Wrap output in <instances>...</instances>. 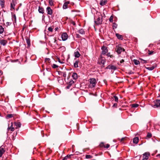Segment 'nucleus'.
I'll return each mask as SVG.
<instances>
[{"instance_id": "obj_1", "label": "nucleus", "mask_w": 160, "mask_h": 160, "mask_svg": "<svg viewBox=\"0 0 160 160\" xmlns=\"http://www.w3.org/2000/svg\"><path fill=\"white\" fill-rule=\"evenodd\" d=\"M102 14H100L97 20L95 21V22L97 25L101 24L102 23Z\"/></svg>"}, {"instance_id": "obj_2", "label": "nucleus", "mask_w": 160, "mask_h": 160, "mask_svg": "<svg viewBox=\"0 0 160 160\" xmlns=\"http://www.w3.org/2000/svg\"><path fill=\"white\" fill-rule=\"evenodd\" d=\"M89 82L91 87H94L96 85V81L95 79L92 78L89 79Z\"/></svg>"}, {"instance_id": "obj_3", "label": "nucleus", "mask_w": 160, "mask_h": 160, "mask_svg": "<svg viewBox=\"0 0 160 160\" xmlns=\"http://www.w3.org/2000/svg\"><path fill=\"white\" fill-rule=\"evenodd\" d=\"M154 104L152 107L155 108H160V100H156L154 102Z\"/></svg>"}, {"instance_id": "obj_4", "label": "nucleus", "mask_w": 160, "mask_h": 160, "mask_svg": "<svg viewBox=\"0 0 160 160\" xmlns=\"http://www.w3.org/2000/svg\"><path fill=\"white\" fill-rule=\"evenodd\" d=\"M101 49L102 51V54L103 55H106V53H107L108 51L107 47L104 46H103L102 47Z\"/></svg>"}, {"instance_id": "obj_5", "label": "nucleus", "mask_w": 160, "mask_h": 160, "mask_svg": "<svg viewBox=\"0 0 160 160\" xmlns=\"http://www.w3.org/2000/svg\"><path fill=\"white\" fill-rule=\"evenodd\" d=\"M125 50L124 48L119 46L117 47V52L118 54H120L122 51H124Z\"/></svg>"}, {"instance_id": "obj_6", "label": "nucleus", "mask_w": 160, "mask_h": 160, "mask_svg": "<svg viewBox=\"0 0 160 160\" xmlns=\"http://www.w3.org/2000/svg\"><path fill=\"white\" fill-rule=\"evenodd\" d=\"M143 155L142 160H147L149 156L150 155V153L148 152H146Z\"/></svg>"}, {"instance_id": "obj_7", "label": "nucleus", "mask_w": 160, "mask_h": 160, "mask_svg": "<svg viewBox=\"0 0 160 160\" xmlns=\"http://www.w3.org/2000/svg\"><path fill=\"white\" fill-rule=\"evenodd\" d=\"M79 62L78 60L76 58H75L74 60V64L73 66L74 68H77L78 67V63Z\"/></svg>"}, {"instance_id": "obj_8", "label": "nucleus", "mask_w": 160, "mask_h": 160, "mask_svg": "<svg viewBox=\"0 0 160 160\" xmlns=\"http://www.w3.org/2000/svg\"><path fill=\"white\" fill-rule=\"evenodd\" d=\"M62 38L63 41H65L68 38L67 34L66 33H62Z\"/></svg>"}, {"instance_id": "obj_9", "label": "nucleus", "mask_w": 160, "mask_h": 160, "mask_svg": "<svg viewBox=\"0 0 160 160\" xmlns=\"http://www.w3.org/2000/svg\"><path fill=\"white\" fill-rule=\"evenodd\" d=\"M46 11L48 15H51L52 14V11L50 7H48L46 8Z\"/></svg>"}, {"instance_id": "obj_10", "label": "nucleus", "mask_w": 160, "mask_h": 160, "mask_svg": "<svg viewBox=\"0 0 160 160\" xmlns=\"http://www.w3.org/2000/svg\"><path fill=\"white\" fill-rule=\"evenodd\" d=\"M5 150L3 146H1L0 147V157H1L3 154L4 153Z\"/></svg>"}, {"instance_id": "obj_11", "label": "nucleus", "mask_w": 160, "mask_h": 160, "mask_svg": "<svg viewBox=\"0 0 160 160\" xmlns=\"http://www.w3.org/2000/svg\"><path fill=\"white\" fill-rule=\"evenodd\" d=\"M108 68L110 69H112L114 70H115L117 69V68L116 66L112 65H110L108 66Z\"/></svg>"}, {"instance_id": "obj_12", "label": "nucleus", "mask_w": 160, "mask_h": 160, "mask_svg": "<svg viewBox=\"0 0 160 160\" xmlns=\"http://www.w3.org/2000/svg\"><path fill=\"white\" fill-rule=\"evenodd\" d=\"M100 146L101 147H104V148H108L110 147V145L107 144L106 145H105L103 142H101L100 144Z\"/></svg>"}, {"instance_id": "obj_13", "label": "nucleus", "mask_w": 160, "mask_h": 160, "mask_svg": "<svg viewBox=\"0 0 160 160\" xmlns=\"http://www.w3.org/2000/svg\"><path fill=\"white\" fill-rule=\"evenodd\" d=\"M7 43L6 40H0V44L3 46H5Z\"/></svg>"}, {"instance_id": "obj_14", "label": "nucleus", "mask_w": 160, "mask_h": 160, "mask_svg": "<svg viewBox=\"0 0 160 160\" xmlns=\"http://www.w3.org/2000/svg\"><path fill=\"white\" fill-rule=\"evenodd\" d=\"M156 66L157 65H153L151 67H146V68L148 70L152 71L156 67Z\"/></svg>"}, {"instance_id": "obj_15", "label": "nucleus", "mask_w": 160, "mask_h": 160, "mask_svg": "<svg viewBox=\"0 0 160 160\" xmlns=\"http://www.w3.org/2000/svg\"><path fill=\"white\" fill-rule=\"evenodd\" d=\"M69 1H67L65 2L63 6V8L64 9L67 8H68V5L69 3Z\"/></svg>"}, {"instance_id": "obj_16", "label": "nucleus", "mask_w": 160, "mask_h": 160, "mask_svg": "<svg viewBox=\"0 0 160 160\" xmlns=\"http://www.w3.org/2000/svg\"><path fill=\"white\" fill-rule=\"evenodd\" d=\"M4 0H0V5L2 8H3L4 7Z\"/></svg>"}, {"instance_id": "obj_17", "label": "nucleus", "mask_w": 160, "mask_h": 160, "mask_svg": "<svg viewBox=\"0 0 160 160\" xmlns=\"http://www.w3.org/2000/svg\"><path fill=\"white\" fill-rule=\"evenodd\" d=\"M72 77L73 79L76 80L78 78V75L76 73H73L72 75Z\"/></svg>"}, {"instance_id": "obj_18", "label": "nucleus", "mask_w": 160, "mask_h": 160, "mask_svg": "<svg viewBox=\"0 0 160 160\" xmlns=\"http://www.w3.org/2000/svg\"><path fill=\"white\" fill-rule=\"evenodd\" d=\"M107 0H101L100 1V4L101 6H103L107 3Z\"/></svg>"}, {"instance_id": "obj_19", "label": "nucleus", "mask_w": 160, "mask_h": 160, "mask_svg": "<svg viewBox=\"0 0 160 160\" xmlns=\"http://www.w3.org/2000/svg\"><path fill=\"white\" fill-rule=\"evenodd\" d=\"M38 12L40 13L43 14L44 13V9L42 7H39Z\"/></svg>"}, {"instance_id": "obj_20", "label": "nucleus", "mask_w": 160, "mask_h": 160, "mask_svg": "<svg viewBox=\"0 0 160 160\" xmlns=\"http://www.w3.org/2000/svg\"><path fill=\"white\" fill-rule=\"evenodd\" d=\"M116 35L118 39L121 40H122L123 37L122 35L119 34L118 33H116Z\"/></svg>"}, {"instance_id": "obj_21", "label": "nucleus", "mask_w": 160, "mask_h": 160, "mask_svg": "<svg viewBox=\"0 0 160 160\" xmlns=\"http://www.w3.org/2000/svg\"><path fill=\"white\" fill-rule=\"evenodd\" d=\"M139 139L138 137H135L133 139V142L135 144H137L138 142Z\"/></svg>"}, {"instance_id": "obj_22", "label": "nucleus", "mask_w": 160, "mask_h": 160, "mask_svg": "<svg viewBox=\"0 0 160 160\" xmlns=\"http://www.w3.org/2000/svg\"><path fill=\"white\" fill-rule=\"evenodd\" d=\"M80 55V54L78 51H77L74 52V56L75 58H79Z\"/></svg>"}, {"instance_id": "obj_23", "label": "nucleus", "mask_w": 160, "mask_h": 160, "mask_svg": "<svg viewBox=\"0 0 160 160\" xmlns=\"http://www.w3.org/2000/svg\"><path fill=\"white\" fill-rule=\"evenodd\" d=\"M14 124L15 125L16 127V128L18 127L20 128L21 125V123L20 122H15L14 123Z\"/></svg>"}, {"instance_id": "obj_24", "label": "nucleus", "mask_w": 160, "mask_h": 160, "mask_svg": "<svg viewBox=\"0 0 160 160\" xmlns=\"http://www.w3.org/2000/svg\"><path fill=\"white\" fill-rule=\"evenodd\" d=\"M79 33L81 34H84L85 32L84 30L82 29H81L78 31Z\"/></svg>"}, {"instance_id": "obj_25", "label": "nucleus", "mask_w": 160, "mask_h": 160, "mask_svg": "<svg viewBox=\"0 0 160 160\" xmlns=\"http://www.w3.org/2000/svg\"><path fill=\"white\" fill-rule=\"evenodd\" d=\"M139 105L137 103L133 104L131 105V107L132 108H136L138 107Z\"/></svg>"}, {"instance_id": "obj_26", "label": "nucleus", "mask_w": 160, "mask_h": 160, "mask_svg": "<svg viewBox=\"0 0 160 160\" xmlns=\"http://www.w3.org/2000/svg\"><path fill=\"white\" fill-rule=\"evenodd\" d=\"M133 62L134 64L136 65H138L139 63V61L136 59H134Z\"/></svg>"}, {"instance_id": "obj_27", "label": "nucleus", "mask_w": 160, "mask_h": 160, "mask_svg": "<svg viewBox=\"0 0 160 160\" xmlns=\"http://www.w3.org/2000/svg\"><path fill=\"white\" fill-rule=\"evenodd\" d=\"M4 28L2 26L0 25V34H2L4 31Z\"/></svg>"}, {"instance_id": "obj_28", "label": "nucleus", "mask_w": 160, "mask_h": 160, "mask_svg": "<svg viewBox=\"0 0 160 160\" xmlns=\"http://www.w3.org/2000/svg\"><path fill=\"white\" fill-rule=\"evenodd\" d=\"M26 40L28 46L29 47L30 45V39L27 38L26 39Z\"/></svg>"}, {"instance_id": "obj_29", "label": "nucleus", "mask_w": 160, "mask_h": 160, "mask_svg": "<svg viewBox=\"0 0 160 160\" xmlns=\"http://www.w3.org/2000/svg\"><path fill=\"white\" fill-rule=\"evenodd\" d=\"M85 157L86 159H90L92 158V156L89 155H86Z\"/></svg>"}, {"instance_id": "obj_30", "label": "nucleus", "mask_w": 160, "mask_h": 160, "mask_svg": "<svg viewBox=\"0 0 160 160\" xmlns=\"http://www.w3.org/2000/svg\"><path fill=\"white\" fill-rule=\"evenodd\" d=\"M117 24L115 22L113 23L112 27L113 29L116 28H117Z\"/></svg>"}, {"instance_id": "obj_31", "label": "nucleus", "mask_w": 160, "mask_h": 160, "mask_svg": "<svg viewBox=\"0 0 160 160\" xmlns=\"http://www.w3.org/2000/svg\"><path fill=\"white\" fill-rule=\"evenodd\" d=\"M8 131L9 130H10V131H13L14 130V128L13 127H11L10 128L8 127Z\"/></svg>"}, {"instance_id": "obj_32", "label": "nucleus", "mask_w": 160, "mask_h": 160, "mask_svg": "<svg viewBox=\"0 0 160 160\" xmlns=\"http://www.w3.org/2000/svg\"><path fill=\"white\" fill-rule=\"evenodd\" d=\"M7 116L8 118H11L13 117V115L12 114H8Z\"/></svg>"}, {"instance_id": "obj_33", "label": "nucleus", "mask_w": 160, "mask_h": 160, "mask_svg": "<svg viewBox=\"0 0 160 160\" xmlns=\"http://www.w3.org/2000/svg\"><path fill=\"white\" fill-rule=\"evenodd\" d=\"M152 136V134L150 133H148L147 134V137H148V138H151Z\"/></svg>"}, {"instance_id": "obj_34", "label": "nucleus", "mask_w": 160, "mask_h": 160, "mask_svg": "<svg viewBox=\"0 0 160 160\" xmlns=\"http://www.w3.org/2000/svg\"><path fill=\"white\" fill-rule=\"evenodd\" d=\"M109 21L110 22H112L113 21V17L112 16H111L109 19Z\"/></svg>"}, {"instance_id": "obj_35", "label": "nucleus", "mask_w": 160, "mask_h": 160, "mask_svg": "<svg viewBox=\"0 0 160 160\" xmlns=\"http://www.w3.org/2000/svg\"><path fill=\"white\" fill-rule=\"evenodd\" d=\"M106 55L108 57H110L111 58L113 57V55H110V52L108 53Z\"/></svg>"}, {"instance_id": "obj_36", "label": "nucleus", "mask_w": 160, "mask_h": 160, "mask_svg": "<svg viewBox=\"0 0 160 160\" xmlns=\"http://www.w3.org/2000/svg\"><path fill=\"white\" fill-rule=\"evenodd\" d=\"M114 99H115V101L116 102H118V97L116 96H114Z\"/></svg>"}, {"instance_id": "obj_37", "label": "nucleus", "mask_w": 160, "mask_h": 160, "mask_svg": "<svg viewBox=\"0 0 160 160\" xmlns=\"http://www.w3.org/2000/svg\"><path fill=\"white\" fill-rule=\"evenodd\" d=\"M52 67L53 68H55L58 67V66L55 64H52Z\"/></svg>"}, {"instance_id": "obj_38", "label": "nucleus", "mask_w": 160, "mask_h": 160, "mask_svg": "<svg viewBox=\"0 0 160 160\" xmlns=\"http://www.w3.org/2000/svg\"><path fill=\"white\" fill-rule=\"evenodd\" d=\"M141 60H142L141 62L142 63H146L147 62V61H146V60H144L142 59H141Z\"/></svg>"}, {"instance_id": "obj_39", "label": "nucleus", "mask_w": 160, "mask_h": 160, "mask_svg": "<svg viewBox=\"0 0 160 160\" xmlns=\"http://www.w3.org/2000/svg\"><path fill=\"white\" fill-rule=\"evenodd\" d=\"M154 52L153 51H150V50H148V54L149 55H152L153 53Z\"/></svg>"}, {"instance_id": "obj_40", "label": "nucleus", "mask_w": 160, "mask_h": 160, "mask_svg": "<svg viewBox=\"0 0 160 160\" xmlns=\"http://www.w3.org/2000/svg\"><path fill=\"white\" fill-rule=\"evenodd\" d=\"M48 30L51 32H52L53 31V29L52 28V27H49L48 28Z\"/></svg>"}, {"instance_id": "obj_41", "label": "nucleus", "mask_w": 160, "mask_h": 160, "mask_svg": "<svg viewBox=\"0 0 160 160\" xmlns=\"http://www.w3.org/2000/svg\"><path fill=\"white\" fill-rule=\"evenodd\" d=\"M63 77L65 78H66V72H63V73H62V75Z\"/></svg>"}, {"instance_id": "obj_42", "label": "nucleus", "mask_w": 160, "mask_h": 160, "mask_svg": "<svg viewBox=\"0 0 160 160\" xmlns=\"http://www.w3.org/2000/svg\"><path fill=\"white\" fill-rule=\"evenodd\" d=\"M58 74L60 75H62L63 72H62L61 71H58Z\"/></svg>"}, {"instance_id": "obj_43", "label": "nucleus", "mask_w": 160, "mask_h": 160, "mask_svg": "<svg viewBox=\"0 0 160 160\" xmlns=\"http://www.w3.org/2000/svg\"><path fill=\"white\" fill-rule=\"evenodd\" d=\"M50 59L49 58H45V61L46 62H49L50 61Z\"/></svg>"}, {"instance_id": "obj_44", "label": "nucleus", "mask_w": 160, "mask_h": 160, "mask_svg": "<svg viewBox=\"0 0 160 160\" xmlns=\"http://www.w3.org/2000/svg\"><path fill=\"white\" fill-rule=\"evenodd\" d=\"M71 84H69L66 87V88L67 89H69L71 87Z\"/></svg>"}, {"instance_id": "obj_45", "label": "nucleus", "mask_w": 160, "mask_h": 160, "mask_svg": "<svg viewBox=\"0 0 160 160\" xmlns=\"http://www.w3.org/2000/svg\"><path fill=\"white\" fill-rule=\"evenodd\" d=\"M74 82L72 80H71V81H70L69 82V84H71V85L74 83Z\"/></svg>"}, {"instance_id": "obj_46", "label": "nucleus", "mask_w": 160, "mask_h": 160, "mask_svg": "<svg viewBox=\"0 0 160 160\" xmlns=\"http://www.w3.org/2000/svg\"><path fill=\"white\" fill-rule=\"evenodd\" d=\"M73 155L72 154H71V155H67L66 156L67 158H70L71 157V156H72Z\"/></svg>"}, {"instance_id": "obj_47", "label": "nucleus", "mask_w": 160, "mask_h": 160, "mask_svg": "<svg viewBox=\"0 0 160 160\" xmlns=\"http://www.w3.org/2000/svg\"><path fill=\"white\" fill-rule=\"evenodd\" d=\"M14 6H15V5H14V6H13V5L12 4V3L11 4V8H12L13 9H14Z\"/></svg>"}, {"instance_id": "obj_48", "label": "nucleus", "mask_w": 160, "mask_h": 160, "mask_svg": "<svg viewBox=\"0 0 160 160\" xmlns=\"http://www.w3.org/2000/svg\"><path fill=\"white\" fill-rule=\"evenodd\" d=\"M68 158H67L66 156H65L63 158L62 160H67Z\"/></svg>"}, {"instance_id": "obj_49", "label": "nucleus", "mask_w": 160, "mask_h": 160, "mask_svg": "<svg viewBox=\"0 0 160 160\" xmlns=\"http://www.w3.org/2000/svg\"><path fill=\"white\" fill-rule=\"evenodd\" d=\"M76 37L77 38H79L80 37V36L79 35V34H76Z\"/></svg>"}, {"instance_id": "obj_50", "label": "nucleus", "mask_w": 160, "mask_h": 160, "mask_svg": "<svg viewBox=\"0 0 160 160\" xmlns=\"http://www.w3.org/2000/svg\"><path fill=\"white\" fill-rule=\"evenodd\" d=\"M124 62V60L123 59H122V60L120 61V62L121 63H123Z\"/></svg>"}, {"instance_id": "obj_51", "label": "nucleus", "mask_w": 160, "mask_h": 160, "mask_svg": "<svg viewBox=\"0 0 160 160\" xmlns=\"http://www.w3.org/2000/svg\"><path fill=\"white\" fill-rule=\"evenodd\" d=\"M13 17L14 18L15 20V21H16V18L15 15L14 14L13 16Z\"/></svg>"}, {"instance_id": "obj_52", "label": "nucleus", "mask_w": 160, "mask_h": 160, "mask_svg": "<svg viewBox=\"0 0 160 160\" xmlns=\"http://www.w3.org/2000/svg\"><path fill=\"white\" fill-rule=\"evenodd\" d=\"M6 24L7 25H9L10 24H11V23H10V22H6Z\"/></svg>"}, {"instance_id": "obj_53", "label": "nucleus", "mask_w": 160, "mask_h": 160, "mask_svg": "<svg viewBox=\"0 0 160 160\" xmlns=\"http://www.w3.org/2000/svg\"><path fill=\"white\" fill-rule=\"evenodd\" d=\"M58 62H60L61 63H64V62H63L61 61L59 59H58Z\"/></svg>"}, {"instance_id": "obj_54", "label": "nucleus", "mask_w": 160, "mask_h": 160, "mask_svg": "<svg viewBox=\"0 0 160 160\" xmlns=\"http://www.w3.org/2000/svg\"><path fill=\"white\" fill-rule=\"evenodd\" d=\"M117 105V104L116 103H115L113 105V107H115V106H116Z\"/></svg>"}, {"instance_id": "obj_55", "label": "nucleus", "mask_w": 160, "mask_h": 160, "mask_svg": "<svg viewBox=\"0 0 160 160\" xmlns=\"http://www.w3.org/2000/svg\"><path fill=\"white\" fill-rule=\"evenodd\" d=\"M2 72L1 71V70H0V75H2Z\"/></svg>"}, {"instance_id": "obj_56", "label": "nucleus", "mask_w": 160, "mask_h": 160, "mask_svg": "<svg viewBox=\"0 0 160 160\" xmlns=\"http://www.w3.org/2000/svg\"><path fill=\"white\" fill-rule=\"evenodd\" d=\"M124 139V138H122L121 139V141H122Z\"/></svg>"}, {"instance_id": "obj_57", "label": "nucleus", "mask_w": 160, "mask_h": 160, "mask_svg": "<svg viewBox=\"0 0 160 160\" xmlns=\"http://www.w3.org/2000/svg\"><path fill=\"white\" fill-rule=\"evenodd\" d=\"M57 42V41H56V40H54V43H57V42Z\"/></svg>"}, {"instance_id": "obj_58", "label": "nucleus", "mask_w": 160, "mask_h": 160, "mask_svg": "<svg viewBox=\"0 0 160 160\" xmlns=\"http://www.w3.org/2000/svg\"><path fill=\"white\" fill-rule=\"evenodd\" d=\"M158 156H160V154H159L158 155H157V156L158 157Z\"/></svg>"}, {"instance_id": "obj_59", "label": "nucleus", "mask_w": 160, "mask_h": 160, "mask_svg": "<svg viewBox=\"0 0 160 160\" xmlns=\"http://www.w3.org/2000/svg\"><path fill=\"white\" fill-rule=\"evenodd\" d=\"M74 147V145H72V147L73 148Z\"/></svg>"}, {"instance_id": "obj_60", "label": "nucleus", "mask_w": 160, "mask_h": 160, "mask_svg": "<svg viewBox=\"0 0 160 160\" xmlns=\"http://www.w3.org/2000/svg\"><path fill=\"white\" fill-rule=\"evenodd\" d=\"M76 152L77 153V154H78V153H79V152Z\"/></svg>"}, {"instance_id": "obj_61", "label": "nucleus", "mask_w": 160, "mask_h": 160, "mask_svg": "<svg viewBox=\"0 0 160 160\" xmlns=\"http://www.w3.org/2000/svg\"><path fill=\"white\" fill-rule=\"evenodd\" d=\"M76 152L77 153V154H78V153H79V152Z\"/></svg>"}, {"instance_id": "obj_62", "label": "nucleus", "mask_w": 160, "mask_h": 160, "mask_svg": "<svg viewBox=\"0 0 160 160\" xmlns=\"http://www.w3.org/2000/svg\"><path fill=\"white\" fill-rule=\"evenodd\" d=\"M76 152L77 153V154H78V153H79V152Z\"/></svg>"}, {"instance_id": "obj_63", "label": "nucleus", "mask_w": 160, "mask_h": 160, "mask_svg": "<svg viewBox=\"0 0 160 160\" xmlns=\"http://www.w3.org/2000/svg\"><path fill=\"white\" fill-rule=\"evenodd\" d=\"M43 75H44V72L43 73Z\"/></svg>"}, {"instance_id": "obj_64", "label": "nucleus", "mask_w": 160, "mask_h": 160, "mask_svg": "<svg viewBox=\"0 0 160 160\" xmlns=\"http://www.w3.org/2000/svg\"><path fill=\"white\" fill-rule=\"evenodd\" d=\"M75 23H73V25H75Z\"/></svg>"}]
</instances>
